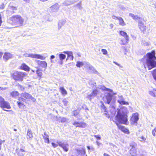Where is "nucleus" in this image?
I'll list each match as a JSON object with an SVG mask.
<instances>
[{"mask_svg":"<svg viewBox=\"0 0 156 156\" xmlns=\"http://www.w3.org/2000/svg\"><path fill=\"white\" fill-rule=\"evenodd\" d=\"M142 44L143 45H144V46H147L148 45V43L146 42H145V43L143 42H142Z\"/></svg>","mask_w":156,"mask_h":156,"instance_id":"5fc2aeb1","label":"nucleus"},{"mask_svg":"<svg viewBox=\"0 0 156 156\" xmlns=\"http://www.w3.org/2000/svg\"><path fill=\"white\" fill-rule=\"evenodd\" d=\"M3 55V53L2 52H0V58H1L2 55Z\"/></svg>","mask_w":156,"mask_h":156,"instance_id":"338daca9","label":"nucleus"},{"mask_svg":"<svg viewBox=\"0 0 156 156\" xmlns=\"http://www.w3.org/2000/svg\"><path fill=\"white\" fill-rule=\"evenodd\" d=\"M115 123L119 128L124 133H125L126 134H129V130L127 129H126L125 127L121 126H119V124L118 123H117L116 122H115Z\"/></svg>","mask_w":156,"mask_h":156,"instance_id":"a211bd4d","label":"nucleus"},{"mask_svg":"<svg viewBox=\"0 0 156 156\" xmlns=\"http://www.w3.org/2000/svg\"><path fill=\"white\" fill-rule=\"evenodd\" d=\"M95 96H94L93 93L92 92L91 94H88L87 96V98H88L90 101L94 98Z\"/></svg>","mask_w":156,"mask_h":156,"instance_id":"473e14b6","label":"nucleus"},{"mask_svg":"<svg viewBox=\"0 0 156 156\" xmlns=\"http://www.w3.org/2000/svg\"><path fill=\"white\" fill-rule=\"evenodd\" d=\"M127 109L123 107L119 109L117 114L115 117V120L119 123L126 124L128 122L127 115Z\"/></svg>","mask_w":156,"mask_h":156,"instance_id":"f03ea898","label":"nucleus"},{"mask_svg":"<svg viewBox=\"0 0 156 156\" xmlns=\"http://www.w3.org/2000/svg\"><path fill=\"white\" fill-rule=\"evenodd\" d=\"M87 63H88V62H85V64H85V65H85V66H86V67H87V68H89V66H88V65L87 64Z\"/></svg>","mask_w":156,"mask_h":156,"instance_id":"e2e57ef3","label":"nucleus"},{"mask_svg":"<svg viewBox=\"0 0 156 156\" xmlns=\"http://www.w3.org/2000/svg\"><path fill=\"white\" fill-rule=\"evenodd\" d=\"M20 67L22 69L27 71H29L30 70V68L25 63H23Z\"/></svg>","mask_w":156,"mask_h":156,"instance_id":"4be33fe9","label":"nucleus"},{"mask_svg":"<svg viewBox=\"0 0 156 156\" xmlns=\"http://www.w3.org/2000/svg\"><path fill=\"white\" fill-rule=\"evenodd\" d=\"M17 103L19 107L20 108L22 109V108H25V105H24V104H23L21 103V102L17 101Z\"/></svg>","mask_w":156,"mask_h":156,"instance_id":"72a5a7b5","label":"nucleus"},{"mask_svg":"<svg viewBox=\"0 0 156 156\" xmlns=\"http://www.w3.org/2000/svg\"><path fill=\"white\" fill-rule=\"evenodd\" d=\"M139 120L138 114L137 113L133 114L130 119L131 123L133 125H136L137 121Z\"/></svg>","mask_w":156,"mask_h":156,"instance_id":"6e6552de","label":"nucleus"},{"mask_svg":"<svg viewBox=\"0 0 156 156\" xmlns=\"http://www.w3.org/2000/svg\"><path fill=\"white\" fill-rule=\"evenodd\" d=\"M2 16H1V14H0V26H1V24L2 23Z\"/></svg>","mask_w":156,"mask_h":156,"instance_id":"6e6d98bb","label":"nucleus"},{"mask_svg":"<svg viewBox=\"0 0 156 156\" xmlns=\"http://www.w3.org/2000/svg\"><path fill=\"white\" fill-rule=\"evenodd\" d=\"M57 143L59 146L62 148L65 151H68L69 145L66 143L62 142L61 141H58Z\"/></svg>","mask_w":156,"mask_h":156,"instance_id":"ddd939ff","label":"nucleus"},{"mask_svg":"<svg viewBox=\"0 0 156 156\" xmlns=\"http://www.w3.org/2000/svg\"><path fill=\"white\" fill-rule=\"evenodd\" d=\"M24 21L23 19L19 15L14 16L8 20V22L9 23L18 26L23 25Z\"/></svg>","mask_w":156,"mask_h":156,"instance_id":"7ed1b4c3","label":"nucleus"},{"mask_svg":"<svg viewBox=\"0 0 156 156\" xmlns=\"http://www.w3.org/2000/svg\"><path fill=\"white\" fill-rule=\"evenodd\" d=\"M92 92L94 96L95 97L99 93V92L97 90L95 89Z\"/></svg>","mask_w":156,"mask_h":156,"instance_id":"79ce46f5","label":"nucleus"},{"mask_svg":"<svg viewBox=\"0 0 156 156\" xmlns=\"http://www.w3.org/2000/svg\"><path fill=\"white\" fill-rule=\"evenodd\" d=\"M7 88H8L6 87H1V90L3 91V90H4L6 89Z\"/></svg>","mask_w":156,"mask_h":156,"instance_id":"052dcab7","label":"nucleus"},{"mask_svg":"<svg viewBox=\"0 0 156 156\" xmlns=\"http://www.w3.org/2000/svg\"><path fill=\"white\" fill-rule=\"evenodd\" d=\"M77 6L79 7V9H81L82 8L81 6V4L80 3H78L77 5Z\"/></svg>","mask_w":156,"mask_h":156,"instance_id":"13d9d810","label":"nucleus"},{"mask_svg":"<svg viewBox=\"0 0 156 156\" xmlns=\"http://www.w3.org/2000/svg\"><path fill=\"white\" fill-rule=\"evenodd\" d=\"M137 145L135 143L132 142L130 144V146L132 147L130 150V153L132 156H135L136 152Z\"/></svg>","mask_w":156,"mask_h":156,"instance_id":"0eeeda50","label":"nucleus"},{"mask_svg":"<svg viewBox=\"0 0 156 156\" xmlns=\"http://www.w3.org/2000/svg\"><path fill=\"white\" fill-rule=\"evenodd\" d=\"M79 111L77 110L73 112V115L74 116H76L78 114H79Z\"/></svg>","mask_w":156,"mask_h":156,"instance_id":"49530a36","label":"nucleus"},{"mask_svg":"<svg viewBox=\"0 0 156 156\" xmlns=\"http://www.w3.org/2000/svg\"><path fill=\"white\" fill-rule=\"evenodd\" d=\"M25 152V151L22 149H20L19 150L17 149L16 150V152L17 153L18 156H23Z\"/></svg>","mask_w":156,"mask_h":156,"instance_id":"aec40b11","label":"nucleus"},{"mask_svg":"<svg viewBox=\"0 0 156 156\" xmlns=\"http://www.w3.org/2000/svg\"><path fill=\"white\" fill-rule=\"evenodd\" d=\"M152 75L154 79L156 80V69L153 71Z\"/></svg>","mask_w":156,"mask_h":156,"instance_id":"37998d69","label":"nucleus"},{"mask_svg":"<svg viewBox=\"0 0 156 156\" xmlns=\"http://www.w3.org/2000/svg\"><path fill=\"white\" fill-rule=\"evenodd\" d=\"M33 137L32 133L31 130L28 129L27 133V138L28 139L31 140Z\"/></svg>","mask_w":156,"mask_h":156,"instance_id":"412c9836","label":"nucleus"},{"mask_svg":"<svg viewBox=\"0 0 156 156\" xmlns=\"http://www.w3.org/2000/svg\"><path fill=\"white\" fill-rule=\"evenodd\" d=\"M112 95L109 93H108L104 98V102L106 103L109 104L112 100Z\"/></svg>","mask_w":156,"mask_h":156,"instance_id":"dca6fc26","label":"nucleus"},{"mask_svg":"<svg viewBox=\"0 0 156 156\" xmlns=\"http://www.w3.org/2000/svg\"><path fill=\"white\" fill-rule=\"evenodd\" d=\"M63 53L66 54L68 55V57H69L72 56V60H73V52L71 51H64L63 52Z\"/></svg>","mask_w":156,"mask_h":156,"instance_id":"bb28decb","label":"nucleus"},{"mask_svg":"<svg viewBox=\"0 0 156 156\" xmlns=\"http://www.w3.org/2000/svg\"><path fill=\"white\" fill-rule=\"evenodd\" d=\"M26 74V73L16 72L14 74L13 77L15 80L22 81L23 77Z\"/></svg>","mask_w":156,"mask_h":156,"instance_id":"39448f33","label":"nucleus"},{"mask_svg":"<svg viewBox=\"0 0 156 156\" xmlns=\"http://www.w3.org/2000/svg\"><path fill=\"white\" fill-rule=\"evenodd\" d=\"M21 96L26 98V99L28 100L31 99L34 102L36 101V99L29 94L24 92L22 93L21 94Z\"/></svg>","mask_w":156,"mask_h":156,"instance_id":"9b49d317","label":"nucleus"},{"mask_svg":"<svg viewBox=\"0 0 156 156\" xmlns=\"http://www.w3.org/2000/svg\"><path fill=\"white\" fill-rule=\"evenodd\" d=\"M62 102L65 106H66L68 105L69 104L68 101L66 100V98H64L63 99Z\"/></svg>","mask_w":156,"mask_h":156,"instance_id":"58836bf2","label":"nucleus"},{"mask_svg":"<svg viewBox=\"0 0 156 156\" xmlns=\"http://www.w3.org/2000/svg\"><path fill=\"white\" fill-rule=\"evenodd\" d=\"M104 156H110L109 154H106V153H104L103 154Z\"/></svg>","mask_w":156,"mask_h":156,"instance_id":"69168bd1","label":"nucleus"},{"mask_svg":"<svg viewBox=\"0 0 156 156\" xmlns=\"http://www.w3.org/2000/svg\"><path fill=\"white\" fill-rule=\"evenodd\" d=\"M125 99L122 95H118L117 102L121 105H129V103L125 101Z\"/></svg>","mask_w":156,"mask_h":156,"instance_id":"4468645a","label":"nucleus"},{"mask_svg":"<svg viewBox=\"0 0 156 156\" xmlns=\"http://www.w3.org/2000/svg\"><path fill=\"white\" fill-rule=\"evenodd\" d=\"M139 138L140 139V140L141 141H144L146 140L145 138L142 136H141Z\"/></svg>","mask_w":156,"mask_h":156,"instance_id":"8fccbe9b","label":"nucleus"},{"mask_svg":"<svg viewBox=\"0 0 156 156\" xmlns=\"http://www.w3.org/2000/svg\"><path fill=\"white\" fill-rule=\"evenodd\" d=\"M138 27L141 31L143 33L145 34L146 33V30L147 27L143 22L140 21H139Z\"/></svg>","mask_w":156,"mask_h":156,"instance_id":"1a4fd4ad","label":"nucleus"},{"mask_svg":"<svg viewBox=\"0 0 156 156\" xmlns=\"http://www.w3.org/2000/svg\"><path fill=\"white\" fill-rule=\"evenodd\" d=\"M82 152L83 154H85V152L84 149H83V150H82Z\"/></svg>","mask_w":156,"mask_h":156,"instance_id":"774afa93","label":"nucleus"},{"mask_svg":"<svg viewBox=\"0 0 156 156\" xmlns=\"http://www.w3.org/2000/svg\"><path fill=\"white\" fill-rule=\"evenodd\" d=\"M129 16L132 17L134 20H139L141 19V18L138 17L137 16L135 15L134 14L130 13Z\"/></svg>","mask_w":156,"mask_h":156,"instance_id":"c85d7f7f","label":"nucleus"},{"mask_svg":"<svg viewBox=\"0 0 156 156\" xmlns=\"http://www.w3.org/2000/svg\"><path fill=\"white\" fill-rule=\"evenodd\" d=\"M112 18L113 19H115V20H118L119 17H117L113 15L112 16Z\"/></svg>","mask_w":156,"mask_h":156,"instance_id":"864d4df0","label":"nucleus"},{"mask_svg":"<svg viewBox=\"0 0 156 156\" xmlns=\"http://www.w3.org/2000/svg\"><path fill=\"white\" fill-rule=\"evenodd\" d=\"M118 20L119 21V24L120 25L122 26H124L126 25V24L124 22L123 20L121 17H119V20Z\"/></svg>","mask_w":156,"mask_h":156,"instance_id":"cd10ccee","label":"nucleus"},{"mask_svg":"<svg viewBox=\"0 0 156 156\" xmlns=\"http://www.w3.org/2000/svg\"><path fill=\"white\" fill-rule=\"evenodd\" d=\"M119 33L120 34L124 37L127 41H129V36L127 35L126 33L122 31H120Z\"/></svg>","mask_w":156,"mask_h":156,"instance_id":"5701e85b","label":"nucleus"},{"mask_svg":"<svg viewBox=\"0 0 156 156\" xmlns=\"http://www.w3.org/2000/svg\"><path fill=\"white\" fill-rule=\"evenodd\" d=\"M156 133V127L152 131V134L153 136H155L156 135L155 133Z\"/></svg>","mask_w":156,"mask_h":156,"instance_id":"09e8293b","label":"nucleus"},{"mask_svg":"<svg viewBox=\"0 0 156 156\" xmlns=\"http://www.w3.org/2000/svg\"><path fill=\"white\" fill-rule=\"evenodd\" d=\"M82 108H83L84 109H85L86 111L87 110H89L88 108H87V107L86 106V105L85 104L83 105L82 107Z\"/></svg>","mask_w":156,"mask_h":156,"instance_id":"a18cd8bd","label":"nucleus"},{"mask_svg":"<svg viewBox=\"0 0 156 156\" xmlns=\"http://www.w3.org/2000/svg\"><path fill=\"white\" fill-rule=\"evenodd\" d=\"M36 73L38 76L41 78L42 74V73L40 70H37L36 71Z\"/></svg>","mask_w":156,"mask_h":156,"instance_id":"a19ab883","label":"nucleus"},{"mask_svg":"<svg viewBox=\"0 0 156 156\" xmlns=\"http://www.w3.org/2000/svg\"><path fill=\"white\" fill-rule=\"evenodd\" d=\"M19 95V93L16 91H14L10 93V95L13 98H16Z\"/></svg>","mask_w":156,"mask_h":156,"instance_id":"393cba45","label":"nucleus"},{"mask_svg":"<svg viewBox=\"0 0 156 156\" xmlns=\"http://www.w3.org/2000/svg\"><path fill=\"white\" fill-rule=\"evenodd\" d=\"M84 65H85L84 63L82 62L78 61L76 63V66L78 67H80Z\"/></svg>","mask_w":156,"mask_h":156,"instance_id":"c9c22d12","label":"nucleus"},{"mask_svg":"<svg viewBox=\"0 0 156 156\" xmlns=\"http://www.w3.org/2000/svg\"><path fill=\"white\" fill-rule=\"evenodd\" d=\"M58 120L61 122H64L66 121L67 119L65 117H60L58 119Z\"/></svg>","mask_w":156,"mask_h":156,"instance_id":"ea45409f","label":"nucleus"},{"mask_svg":"<svg viewBox=\"0 0 156 156\" xmlns=\"http://www.w3.org/2000/svg\"><path fill=\"white\" fill-rule=\"evenodd\" d=\"M60 5L58 3H56L51 6L49 9V11L51 12H56L58 10Z\"/></svg>","mask_w":156,"mask_h":156,"instance_id":"f8f14e48","label":"nucleus"},{"mask_svg":"<svg viewBox=\"0 0 156 156\" xmlns=\"http://www.w3.org/2000/svg\"><path fill=\"white\" fill-rule=\"evenodd\" d=\"M66 20H62L59 21L58 23V29L60 30L62 27L65 23Z\"/></svg>","mask_w":156,"mask_h":156,"instance_id":"6ab92c4d","label":"nucleus"},{"mask_svg":"<svg viewBox=\"0 0 156 156\" xmlns=\"http://www.w3.org/2000/svg\"><path fill=\"white\" fill-rule=\"evenodd\" d=\"M55 58V56L54 55H52L51 56L50 59L51 60V62L52 63H54L55 61L54 60H53L52 59H54Z\"/></svg>","mask_w":156,"mask_h":156,"instance_id":"c03bdc74","label":"nucleus"},{"mask_svg":"<svg viewBox=\"0 0 156 156\" xmlns=\"http://www.w3.org/2000/svg\"><path fill=\"white\" fill-rule=\"evenodd\" d=\"M102 90H106L109 92H112V90L109 89L107 88L104 86H102L100 88Z\"/></svg>","mask_w":156,"mask_h":156,"instance_id":"4c0bfd02","label":"nucleus"},{"mask_svg":"<svg viewBox=\"0 0 156 156\" xmlns=\"http://www.w3.org/2000/svg\"><path fill=\"white\" fill-rule=\"evenodd\" d=\"M5 142V140H2L0 139V145H2V144Z\"/></svg>","mask_w":156,"mask_h":156,"instance_id":"680f3d73","label":"nucleus"},{"mask_svg":"<svg viewBox=\"0 0 156 156\" xmlns=\"http://www.w3.org/2000/svg\"><path fill=\"white\" fill-rule=\"evenodd\" d=\"M5 6L4 4L3 3L2 4V5H1V7H0V8L1 9H3L5 8Z\"/></svg>","mask_w":156,"mask_h":156,"instance_id":"4d7b16f0","label":"nucleus"},{"mask_svg":"<svg viewBox=\"0 0 156 156\" xmlns=\"http://www.w3.org/2000/svg\"><path fill=\"white\" fill-rule=\"evenodd\" d=\"M9 10H12V13H14V10H16L17 9H16V7H14V6H12L11 4H10L9 5Z\"/></svg>","mask_w":156,"mask_h":156,"instance_id":"2f4dec72","label":"nucleus"},{"mask_svg":"<svg viewBox=\"0 0 156 156\" xmlns=\"http://www.w3.org/2000/svg\"><path fill=\"white\" fill-rule=\"evenodd\" d=\"M43 138L45 143H49V139H48V136L45 133H44V136H43Z\"/></svg>","mask_w":156,"mask_h":156,"instance_id":"c756f323","label":"nucleus"},{"mask_svg":"<svg viewBox=\"0 0 156 156\" xmlns=\"http://www.w3.org/2000/svg\"><path fill=\"white\" fill-rule=\"evenodd\" d=\"M59 59L61 61H62L66 57V55L63 54H59Z\"/></svg>","mask_w":156,"mask_h":156,"instance_id":"e433bc0d","label":"nucleus"},{"mask_svg":"<svg viewBox=\"0 0 156 156\" xmlns=\"http://www.w3.org/2000/svg\"><path fill=\"white\" fill-rule=\"evenodd\" d=\"M73 4V2H69L68 1H66L62 4V5L63 6H67Z\"/></svg>","mask_w":156,"mask_h":156,"instance_id":"7c9ffc66","label":"nucleus"},{"mask_svg":"<svg viewBox=\"0 0 156 156\" xmlns=\"http://www.w3.org/2000/svg\"><path fill=\"white\" fill-rule=\"evenodd\" d=\"M26 57H27L31 58L39 59L41 60H44L45 57L40 54H37L33 53L27 54L24 55Z\"/></svg>","mask_w":156,"mask_h":156,"instance_id":"423d86ee","label":"nucleus"},{"mask_svg":"<svg viewBox=\"0 0 156 156\" xmlns=\"http://www.w3.org/2000/svg\"><path fill=\"white\" fill-rule=\"evenodd\" d=\"M60 91L63 96H65L67 94V92L63 87H61L60 88Z\"/></svg>","mask_w":156,"mask_h":156,"instance_id":"a878e982","label":"nucleus"},{"mask_svg":"<svg viewBox=\"0 0 156 156\" xmlns=\"http://www.w3.org/2000/svg\"><path fill=\"white\" fill-rule=\"evenodd\" d=\"M0 107L4 111L8 112L12 111L11 110H7L5 109H9L11 108V107L9 103L5 101L4 98L1 96H0Z\"/></svg>","mask_w":156,"mask_h":156,"instance_id":"20e7f679","label":"nucleus"},{"mask_svg":"<svg viewBox=\"0 0 156 156\" xmlns=\"http://www.w3.org/2000/svg\"><path fill=\"white\" fill-rule=\"evenodd\" d=\"M155 90L156 91V90H155L154 89L153 91H149V94L151 96L156 97V93H155L154 91Z\"/></svg>","mask_w":156,"mask_h":156,"instance_id":"f704fd0d","label":"nucleus"},{"mask_svg":"<svg viewBox=\"0 0 156 156\" xmlns=\"http://www.w3.org/2000/svg\"><path fill=\"white\" fill-rule=\"evenodd\" d=\"M51 144H52V146H53V147H54V148H55V147H58V144H55L54 143H51Z\"/></svg>","mask_w":156,"mask_h":156,"instance_id":"3c124183","label":"nucleus"},{"mask_svg":"<svg viewBox=\"0 0 156 156\" xmlns=\"http://www.w3.org/2000/svg\"><path fill=\"white\" fill-rule=\"evenodd\" d=\"M25 2L27 3H29L30 0H23Z\"/></svg>","mask_w":156,"mask_h":156,"instance_id":"0e129e2a","label":"nucleus"},{"mask_svg":"<svg viewBox=\"0 0 156 156\" xmlns=\"http://www.w3.org/2000/svg\"><path fill=\"white\" fill-rule=\"evenodd\" d=\"M89 66V69L92 71L93 73H96V74H98V72L95 69L94 67L91 65L89 63H87Z\"/></svg>","mask_w":156,"mask_h":156,"instance_id":"b1692460","label":"nucleus"},{"mask_svg":"<svg viewBox=\"0 0 156 156\" xmlns=\"http://www.w3.org/2000/svg\"><path fill=\"white\" fill-rule=\"evenodd\" d=\"M154 51H152L151 53L147 54L146 56L141 59L140 62L139 68L144 72L146 71V67L150 70L152 68L156 67V57L155 56Z\"/></svg>","mask_w":156,"mask_h":156,"instance_id":"f257e3e1","label":"nucleus"},{"mask_svg":"<svg viewBox=\"0 0 156 156\" xmlns=\"http://www.w3.org/2000/svg\"><path fill=\"white\" fill-rule=\"evenodd\" d=\"M101 51L102 52L103 54L104 55L106 54L107 53V51H106V50L105 49H102Z\"/></svg>","mask_w":156,"mask_h":156,"instance_id":"de8ad7c7","label":"nucleus"},{"mask_svg":"<svg viewBox=\"0 0 156 156\" xmlns=\"http://www.w3.org/2000/svg\"><path fill=\"white\" fill-rule=\"evenodd\" d=\"M35 61L37 64L40 66L46 68L47 66L46 62L45 61H41L39 60H36Z\"/></svg>","mask_w":156,"mask_h":156,"instance_id":"f3484780","label":"nucleus"},{"mask_svg":"<svg viewBox=\"0 0 156 156\" xmlns=\"http://www.w3.org/2000/svg\"><path fill=\"white\" fill-rule=\"evenodd\" d=\"M72 124L76 127L85 128L87 126V124L82 122H77L74 121L72 122Z\"/></svg>","mask_w":156,"mask_h":156,"instance_id":"9d476101","label":"nucleus"},{"mask_svg":"<svg viewBox=\"0 0 156 156\" xmlns=\"http://www.w3.org/2000/svg\"><path fill=\"white\" fill-rule=\"evenodd\" d=\"M94 136L98 140H100L101 139L100 137L98 135H94Z\"/></svg>","mask_w":156,"mask_h":156,"instance_id":"603ef678","label":"nucleus"},{"mask_svg":"<svg viewBox=\"0 0 156 156\" xmlns=\"http://www.w3.org/2000/svg\"><path fill=\"white\" fill-rule=\"evenodd\" d=\"M13 57V55L8 52H5L3 56V59L5 61H7L9 59H11Z\"/></svg>","mask_w":156,"mask_h":156,"instance_id":"2eb2a0df","label":"nucleus"},{"mask_svg":"<svg viewBox=\"0 0 156 156\" xmlns=\"http://www.w3.org/2000/svg\"><path fill=\"white\" fill-rule=\"evenodd\" d=\"M19 100L20 101H25V100L23 98H19Z\"/></svg>","mask_w":156,"mask_h":156,"instance_id":"bf43d9fd","label":"nucleus"}]
</instances>
